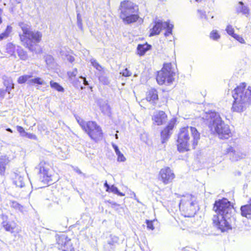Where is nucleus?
Masks as SVG:
<instances>
[{
    "label": "nucleus",
    "mask_w": 251,
    "mask_h": 251,
    "mask_svg": "<svg viewBox=\"0 0 251 251\" xmlns=\"http://www.w3.org/2000/svg\"><path fill=\"white\" fill-rule=\"evenodd\" d=\"M213 210L217 215L213 216V223L222 232L231 229V218L235 210L233 205L226 199L215 201Z\"/></svg>",
    "instance_id": "1"
},
{
    "label": "nucleus",
    "mask_w": 251,
    "mask_h": 251,
    "mask_svg": "<svg viewBox=\"0 0 251 251\" xmlns=\"http://www.w3.org/2000/svg\"><path fill=\"white\" fill-rule=\"evenodd\" d=\"M200 139V134L194 127L186 126L180 129L177 140V149L180 152L195 149Z\"/></svg>",
    "instance_id": "2"
},
{
    "label": "nucleus",
    "mask_w": 251,
    "mask_h": 251,
    "mask_svg": "<svg viewBox=\"0 0 251 251\" xmlns=\"http://www.w3.org/2000/svg\"><path fill=\"white\" fill-rule=\"evenodd\" d=\"M232 96L234 99L232 111L237 112H243L251 103V87L246 88V84L243 83L232 91Z\"/></svg>",
    "instance_id": "3"
},
{
    "label": "nucleus",
    "mask_w": 251,
    "mask_h": 251,
    "mask_svg": "<svg viewBox=\"0 0 251 251\" xmlns=\"http://www.w3.org/2000/svg\"><path fill=\"white\" fill-rule=\"evenodd\" d=\"M19 26L23 31V33L19 34L22 45L31 51H34L36 44L41 40L42 33L38 31L32 30L30 25L28 23L20 22Z\"/></svg>",
    "instance_id": "4"
},
{
    "label": "nucleus",
    "mask_w": 251,
    "mask_h": 251,
    "mask_svg": "<svg viewBox=\"0 0 251 251\" xmlns=\"http://www.w3.org/2000/svg\"><path fill=\"white\" fill-rule=\"evenodd\" d=\"M206 118L209 127L214 129L221 139H228L231 135L229 127L225 124L218 113L210 112L206 114Z\"/></svg>",
    "instance_id": "5"
},
{
    "label": "nucleus",
    "mask_w": 251,
    "mask_h": 251,
    "mask_svg": "<svg viewBox=\"0 0 251 251\" xmlns=\"http://www.w3.org/2000/svg\"><path fill=\"white\" fill-rule=\"evenodd\" d=\"M137 10V6L132 2L124 0L121 2L119 8L120 18L125 24L135 22L139 18L136 14Z\"/></svg>",
    "instance_id": "6"
},
{
    "label": "nucleus",
    "mask_w": 251,
    "mask_h": 251,
    "mask_svg": "<svg viewBox=\"0 0 251 251\" xmlns=\"http://www.w3.org/2000/svg\"><path fill=\"white\" fill-rule=\"evenodd\" d=\"M175 73L171 63H165L161 71L158 72L156 81L159 85H169L174 80Z\"/></svg>",
    "instance_id": "7"
},
{
    "label": "nucleus",
    "mask_w": 251,
    "mask_h": 251,
    "mask_svg": "<svg viewBox=\"0 0 251 251\" xmlns=\"http://www.w3.org/2000/svg\"><path fill=\"white\" fill-rule=\"evenodd\" d=\"M197 203L196 198L191 194L184 196L180 200L179 209L191 217L196 213Z\"/></svg>",
    "instance_id": "8"
},
{
    "label": "nucleus",
    "mask_w": 251,
    "mask_h": 251,
    "mask_svg": "<svg viewBox=\"0 0 251 251\" xmlns=\"http://www.w3.org/2000/svg\"><path fill=\"white\" fill-rule=\"evenodd\" d=\"M174 25L169 23V21L162 22L161 20H157L154 22V25L150 29V37L158 35L162 29H166L164 35L167 37L172 34Z\"/></svg>",
    "instance_id": "9"
},
{
    "label": "nucleus",
    "mask_w": 251,
    "mask_h": 251,
    "mask_svg": "<svg viewBox=\"0 0 251 251\" xmlns=\"http://www.w3.org/2000/svg\"><path fill=\"white\" fill-rule=\"evenodd\" d=\"M39 175V180L44 184L52 183L51 172L50 171L49 165L45 162H41L36 167Z\"/></svg>",
    "instance_id": "10"
},
{
    "label": "nucleus",
    "mask_w": 251,
    "mask_h": 251,
    "mask_svg": "<svg viewBox=\"0 0 251 251\" xmlns=\"http://www.w3.org/2000/svg\"><path fill=\"white\" fill-rule=\"evenodd\" d=\"M84 131L91 139L95 142H98L102 139L103 132L101 128L95 122L89 121L88 125Z\"/></svg>",
    "instance_id": "11"
},
{
    "label": "nucleus",
    "mask_w": 251,
    "mask_h": 251,
    "mask_svg": "<svg viewBox=\"0 0 251 251\" xmlns=\"http://www.w3.org/2000/svg\"><path fill=\"white\" fill-rule=\"evenodd\" d=\"M175 177L173 171L168 167L161 169L159 173V179L164 184L171 183Z\"/></svg>",
    "instance_id": "12"
},
{
    "label": "nucleus",
    "mask_w": 251,
    "mask_h": 251,
    "mask_svg": "<svg viewBox=\"0 0 251 251\" xmlns=\"http://www.w3.org/2000/svg\"><path fill=\"white\" fill-rule=\"evenodd\" d=\"M153 124L160 126L165 124L167 121V116L163 111H156L152 116Z\"/></svg>",
    "instance_id": "13"
},
{
    "label": "nucleus",
    "mask_w": 251,
    "mask_h": 251,
    "mask_svg": "<svg viewBox=\"0 0 251 251\" xmlns=\"http://www.w3.org/2000/svg\"><path fill=\"white\" fill-rule=\"evenodd\" d=\"M224 153L228 154L232 161H236L244 157L245 154L238 151H236L233 147L229 146L225 150Z\"/></svg>",
    "instance_id": "14"
},
{
    "label": "nucleus",
    "mask_w": 251,
    "mask_h": 251,
    "mask_svg": "<svg viewBox=\"0 0 251 251\" xmlns=\"http://www.w3.org/2000/svg\"><path fill=\"white\" fill-rule=\"evenodd\" d=\"M56 242L59 249H62L63 247L65 249L68 246H71L72 244L71 239L64 234L56 236Z\"/></svg>",
    "instance_id": "15"
},
{
    "label": "nucleus",
    "mask_w": 251,
    "mask_h": 251,
    "mask_svg": "<svg viewBox=\"0 0 251 251\" xmlns=\"http://www.w3.org/2000/svg\"><path fill=\"white\" fill-rule=\"evenodd\" d=\"M174 127L173 123H169L167 126L161 132L162 143H164L170 137L172 133V130Z\"/></svg>",
    "instance_id": "16"
},
{
    "label": "nucleus",
    "mask_w": 251,
    "mask_h": 251,
    "mask_svg": "<svg viewBox=\"0 0 251 251\" xmlns=\"http://www.w3.org/2000/svg\"><path fill=\"white\" fill-rule=\"evenodd\" d=\"M13 176V183L17 187L22 188L25 185V180L24 174L20 172L14 173Z\"/></svg>",
    "instance_id": "17"
},
{
    "label": "nucleus",
    "mask_w": 251,
    "mask_h": 251,
    "mask_svg": "<svg viewBox=\"0 0 251 251\" xmlns=\"http://www.w3.org/2000/svg\"><path fill=\"white\" fill-rule=\"evenodd\" d=\"M146 99L151 103L155 105L158 100L157 90L155 89L150 90L147 93Z\"/></svg>",
    "instance_id": "18"
},
{
    "label": "nucleus",
    "mask_w": 251,
    "mask_h": 251,
    "mask_svg": "<svg viewBox=\"0 0 251 251\" xmlns=\"http://www.w3.org/2000/svg\"><path fill=\"white\" fill-rule=\"evenodd\" d=\"M98 101L101 112L105 115L110 116L111 113V107L108 104L107 100H99Z\"/></svg>",
    "instance_id": "19"
},
{
    "label": "nucleus",
    "mask_w": 251,
    "mask_h": 251,
    "mask_svg": "<svg viewBox=\"0 0 251 251\" xmlns=\"http://www.w3.org/2000/svg\"><path fill=\"white\" fill-rule=\"evenodd\" d=\"M240 210L242 216L251 218V199L249 200L248 204L242 206Z\"/></svg>",
    "instance_id": "20"
},
{
    "label": "nucleus",
    "mask_w": 251,
    "mask_h": 251,
    "mask_svg": "<svg viewBox=\"0 0 251 251\" xmlns=\"http://www.w3.org/2000/svg\"><path fill=\"white\" fill-rule=\"evenodd\" d=\"M151 48V46L146 43L144 44H139L137 48L138 54L140 56H142Z\"/></svg>",
    "instance_id": "21"
},
{
    "label": "nucleus",
    "mask_w": 251,
    "mask_h": 251,
    "mask_svg": "<svg viewBox=\"0 0 251 251\" xmlns=\"http://www.w3.org/2000/svg\"><path fill=\"white\" fill-rule=\"evenodd\" d=\"M119 238L118 237L111 235L107 241V244L111 249L114 250L119 244Z\"/></svg>",
    "instance_id": "22"
},
{
    "label": "nucleus",
    "mask_w": 251,
    "mask_h": 251,
    "mask_svg": "<svg viewBox=\"0 0 251 251\" xmlns=\"http://www.w3.org/2000/svg\"><path fill=\"white\" fill-rule=\"evenodd\" d=\"M9 160L6 156L0 157V174L3 175L5 173L6 165L8 164Z\"/></svg>",
    "instance_id": "23"
},
{
    "label": "nucleus",
    "mask_w": 251,
    "mask_h": 251,
    "mask_svg": "<svg viewBox=\"0 0 251 251\" xmlns=\"http://www.w3.org/2000/svg\"><path fill=\"white\" fill-rule=\"evenodd\" d=\"M27 84L29 85H34L35 84L45 85H46V82L42 78L36 77L35 78L28 80L27 81Z\"/></svg>",
    "instance_id": "24"
},
{
    "label": "nucleus",
    "mask_w": 251,
    "mask_h": 251,
    "mask_svg": "<svg viewBox=\"0 0 251 251\" xmlns=\"http://www.w3.org/2000/svg\"><path fill=\"white\" fill-rule=\"evenodd\" d=\"M236 12L237 13H241L242 14H249V9L248 7L244 5L242 1L239 2V5L236 7Z\"/></svg>",
    "instance_id": "25"
},
{
    "label": "nucleus",
    "mask_w": 251,
    "mask_h": 251,
    "mask_svg": "<svg viewBox=\"0 0 251 251\" xmlns=\"http://www.w3.org/2000/svg\"><path fill=\"white\" fill-rule=\"evenodd\" d=\"M112 147L116 152V155L118 156V161L124 162L126 159L124 156L123 154L120 151L118 147L115 144H112Z\"/></svg>",
    "instance_id": "26"
},
{
    "label": "nucleus",
    "mask_w": 251,
    "mask_h": 251,
    "mask_svg": "<svg viewBox=\"0 0 251 251\" xmlns=\"http://www.w3.org/2000/svg\"><path fill=\"white\" fill-rule=\"evenodd\" d=\"M2 225L5 230L10 232L11 233L13 232V230L15 227V223L4 221L2 222Z\"/></svg>",
    "instance_id": "27"
},
{
    "label": "nucleus",
    "mask_w": 251,
    "mask_h": 251,
    "mask_svg": "<svg viewBox=\"0 0 251 251\" xmlns=\"http://www.w3.org/2000/svg\"><path fill=\"white\" fill-rule=\"evenodd\" d=\"M17 52L18 54V56H19L21 59L23 60H26L27 59L28 56L26 53V52L21 48L18 47V48L17 50Z\"/></svg>",
    "instance_id": "28"
},
{
    "label": "nucleus",
    "mask_w": 251,
    "mask_h": 251,
    "mask_svg": "<svg viewBox=\"0 0 251 251\" xmlns=\"http://www.w3.org/2000/svg\"><path fill=\"white\" fill-rule=\"evenodd\" d=\"M4 85L6 87V91L10 93V91L14 88V84L11 79H5L4 81Z\"/></svg>",
    "instance_id": "29"
},
{
    "label": "nucleus",
    "mask_w": 251,
    "mask_h": 251,
    "mask_svg": "<svg viewBox=\"0 0 251 251\" xmlns=\"http://www.w3.org/2000/svg\"><path fill=\"white\" fill-rule=\"evenodd\" d=\"M9 205L11 207L13 208L16 210L20 212L23 211V206L16 201H10L9 202Z\"/></svg>",
    "instance_id": "30"
},
{
    "label": "nucleus",
    "mask_w": 251,
    "mask_h": 251,
    "mask_svg": "<svg viewBox=\"0 0 251 251\" xmlns=\"http://www.w3.org/2000/svg\"><path fill=\"white\" fill-rule=\"evenodd\" d=\"M11 31L12 27L10 25H8L6 27L5 30L0 34V41H1L3 39L7 38Z\"/></svg>",
    "instance_id": "31"
},
{
    "label": "nucleus",
    "mask_w": 251,
    "mask_h": 251,
    "mask_svg": "<svg viewBox=\"0 0 251 251\" xmlns=\"http://www.w3.org/2000/svg\"><path fill=\"white\" fill-rule=\"evenodd\" d=\"M50 87L58 92H63L64 89L59 83L52 80L50 81Z\"/></svg>",
    "instance_id": "32"
},
{
    "label": "nucleus",
    "mask_w": 251,
    "mask_h": 251,
    "mask_svg": "<svg viewBox=\"0 0 251 251\" xmlns=\"http://www.w3.org/2000/svg\"><path fill=\"white\" fill-rule=\"evenodd\" d=\"M32 77V75H26L20 76L18 79V82L19 84H23L25 83L26 81H28V80L30 79V78Z\"/></svg>",
    "instance_id": "33"
},
{
    "label": "nucleus",
    "mask_w": 251,
    "mask_h": 251,
    "mask_svg": "<svg viewBox=\"0 0 251 251\" xmlns=\"http://www.w3.org/2000/svg\"><path fill=\"white\" fill-rule=\"evenodd\" d=\"M71 82L73 83V85L77 88H80L81 90H82L84 88V86L82 85V79L79 80L78 79L75 78Z\"/></svg>",
    "instance_id": "34"
},
{
    "label": "nucleus",
    "mask_w": 251,
    "mask_h": 251,
    "mask_svg": "<svg viewBox=\"0 0 251 251\" xmlns=\"http://www.w3.org/2000/svg\"><path fill=\"white\" fill-rule=\"evenodd\" d=\"M90 62L92 66L98 71H100L102 70V68L101 66L99 64L96 59L92 58L90 60Z\"/></svg>",
    "instance_id": "35"
},
{
    "label": "nucleus",
    "mask_w": 251,
    "mask_h": 251,
    "mask_svg": "<svg viewBox=\"0 0 251 251\" xmlns=\"http://www.w3.org/2000/svg\"><path fill=\"white\" fill-rule=\"evenodd\" d=\"M77 74V69H74L72 72H69L68 73V75L69 77L70 81H73L74 79L75 78V76Z\"/></svg>",
    "instance_id": "36"
},
{
    "label": "nucleus",
    "mask_w": 251,
    "mask_h": 251,
    "mask_svg": "<svg viewBox=\"0 0 251 251\" xmlns=\"http://www.w3.org/2000/svg\"><path fill=\"white\" fill-rule=\"evenodd\" d=\"M76 120L79 126L81 127L82 129L84 130L87 126L88 125V122H85L80 118H76Z\"/></svg>",
    "instance_id": "37"
},
{
    "label": "nucleus",
    "mask_w": 251,
    "mask_h": 251,
    "mask_svg": "<svg viewBox=\"0 0 251 251\" xmlns=\"http://www.w3.org/2000/svg\"><path fill=\"white\" fill-rule=\"evenodd\" d=\"M210 38L214 40H217L220 38V35L216 30H212L210 34Z\"/></svg>",
    "instance_id": "38"
},
{
    "label": "nucleus",
    "mask_w": 251,
    "mask_h": 251,
    "mask_svg": "<svg viewBox=\"0 0 251 251\" xmlns=\"http://www.w3.org/2000/svg\"><path fill=\"white\" fill-rule=\"evenodd\" d=\"M99 80L104 85H108L109 83V81L108 78L104 75H100L99 76Z\"/></svg>",
    "instance_id": "39"
},
{
    "label": "nucleus",
    "mask_w": 251,
    "mask_h": 251,
    "mask_svg": "<svg viewBox=\"0 0 251 251\" xmlns=\"http://www.w3.org/2000/svg\"><path fill=\"white\" fill-rule=\"evenodd\" d=\"M226 31L227 33L231 35L232 37H233L234 35L236 34L234 33V30L232 26L230 25H228L226 28Z\"/></svg>",
    "instance_id": "40"
},
{
    "label": "nucleus",
    "mask_w": 251,
    "mask_h": 251,
    "mask_svg": "<svg viewBox=\"0 0 251 251\" xmlns=\"http://www.w3.org/2000/svg\"><path fill=\"white\" fill-rule=\"evenodd\" d=\"M24 137L27 138L28 139H33V140H36L37 137L36 136L32 133H27L26 132V133L24 135Z\"/></svg>",
    "instance_id": "41"
},
{
    "label": "nucleus",
    "mask_w": 251,
    "mask_h": 251,
    "mask_svg": "<svg viewBox=\"0 0 251 251\" xmlns=\"http://www.w3.org/2000/svg\"><path fill=\"white\" fill-rule=\"evenodd\" d=\"M77 24L78 27L80 29H82V20L81 19V17L80 14H77Z\"/></svg>",
    "instance_id": "42"
},
{
    "label": "nucleus",
    "mask_w": 251,
    "mask_h": 251,
    "mask_svg": "<svg viewBox=\"0 0 251 251\" xmlns=\"http://www.w3.org/2000/svg\"><path fill=\"white\" fill-rule=\"evenodd\" d=\"M53 60V57L50 55H48L45 57V61L48 65L51 64Z\"/></svg>",
    "instance_id": "43"
},
{
    "label": "nucleus",
    "mask_w": 251,
    "mask_h": 251,
    "mask_svg": "<svg viewBox=\"0 0 251 251\" xmlns=\"http://www.w3.org/2000/svg\"><path fill=\"white\" fill-rule=\"evenodd\" d=\"M198 13H199L200 17L201 19H205V20H207V17L205 14V12L203 11L202 10H198Z\"/></svg>",
    "instance_id": "44"
},
{
    "label": "nucleus",
    "mask_w": 251,
    "mask_h": 251,
    "mask_svg": "<svg viewBox=\"0 0 251 251\" xmlns=\"http://www.w3.org/2000/svg\"><path fill=\"white\" fill-rule=\"evenodd\" d=\"M17 131L20 133L22 136H24V135L26 133L24 128L21 126H17Z\"/></svg>",
    "instance_id": "45"
},
{
    "label": "nucleus",
    "mask_w": 251,
    "mask_h": 251,
    "mask_svg": "<svg viewBox=\"0 0 251 251\" xmlns=\"http://www.w3.org/2000/svg\"><path fill=\"white\" fill-rule=\"evenodd\" d=\"M233 37L241 43H245L244 39L242 37L240 36L239 35H238L236 34L235 35H234V36Z\"/></svg>",
    "instance_id": "46"
},
{
    "label": "nucleus",
    "mask_w": 251,
    "mask_h": 251,
    "mask_svg": "<svg viewBox=\"0 0 251 251\" xmlns=\"http://www.w3.org/2000/svg\"><path fill=\"white\" fill-rule=\"evenodd\" d=\"M7 50L10 52H13L14 50V45L11 43H9L7 45Z\"/></svg>",
    "instance_id": "47"
},
{
    "label": "nucleus",
    "mask_w": 251,
    "mask_h": 251,
    "mask_svg": "<svg viewBox=\"0 0 251 251\" xmlns=\"http://www.w3.org/2000/svg\"><path fill=\"white\" fill-rule=\"evenodd\" d=\"M122 74L124 76H129L131 75V73L127 68L124 70Z\"/></svg>",
    "instance_id": "48"
},
{
    "label": "nucleus",
    "mask_w": 251,
    "mask_h": 251,
    "mask_svg": "<svg viewBox=\"0 0 251 251\" xmlns=\"http://www.w3.org/2000/svg\"><path fill=\"white\" fill-rule=\"evenodd\" d=\"M146 224L147 225V227L149 229L153 230L154 226L152 224V221L149 220H146Z\"/></svg>",
    "instance_id": "49"
},
{
    "label": "nucleus",
    "mask_w": 251,
    "mask_h": 251,
    "mask_svg": "<svg viewBox=\"0 0 251 251\" xmlns=\"http://www.w3.org/2000/svg\"><path fill=\"white\" fill-rule=\"evenodd\" d=\"M111 191L116 194H117L119 193V190L117 187H115L114 185H112L110 188Z\"/></svg>",
    "instance_id": "50"
},
{
    "label": "nucleus",
    "mask_w": 251,
    "mask_h": 251,
    "mask_svg": "<svg viewBox=\"0 0 251 251\" xmlns=\"http://www.w3.org/2000/svg\"><path fill=\"white\" fill-rule=\"evenodd\" d=\"M80 78L82 79V85L84 86H87L89 85V83L88 81L86 80V78L85 77H83L82 76H80Z\"/></svg>",
    "instance_id": "51"
},
{
    "label": "nucleus",
    "mask_w": 251,
    "mask_h": 251,
    "mask_svg": "<svg viewBox=\"0 0 251 251\" xmlns=\"http://www.w3.org/2000/svg\"><path fill=\"white\" fill-rule=\"evenodd\" d=\"M63 251H74V248L73 247V245H71V246H68V247L62 249Z\"/></svg>",
    "instance_id": "52"
},
{
    "label": "nucleus",
    "mask_w": 251,
    "mask_h": 251,
    "mask_svg": "<svg viewBox=\"0 0 251 251\" xmlns=\"http://www.w3.org/2000/svg\"><path fill=\"white\" fill-rule=\"evenodd\" d=\"M67 59L71 63H72L75 60L74 57L73 56H69L67 57Z\"/></svg>",
    "instance_id": "53"
},
{
    "label": "nucleus",
    "mask_w": 251,
    "mask_h": 251,
    "mask_svg": "<svg viewBox=\"0 0 251 251\" xmlns=\"http://www.w3.org/2000/svg\"><path fill=\"white\" fill-rule=\"evenodd\" d=\"M104 187L106 188V191H108L109 189L110 188V186L108 184L107 181H105V183H104Z\"/></svg>",
    "instance_id": "54"
},
{
    "label": "nucleus",
    "mask_w": 251,
    "mask_h": 251,
    "mask_svg": "<svg viewBox=\"0 0 251 251\" xmlns=\"http://www.w3.org/2000/svg\"><path fill=\"white\" fill-rule=\"evenodd\" d=\"M74 170L78 174H82V172L77 167L75 168L74 169Z\"/></svg>",
    "instance_id": "55"
},
{
    "label": "nucleus",
    "mask_w": 251,
    "mask_h": 251,
    "mask_svg": "<svg viewBox=\"0 0 251 251\" xmlns=\"http://www.w3.org/2000/svg\"><path fill=\"white\" fill-rule=\"evenodd\" d=\"M2 13V10L0 8V24L2 23L1 15Z\"/></svg>",
    "instance_id": "56"
},
{
    "label": "nucleus",
    "mask_w": 251,
    "mask_h": 251,
    "mask_svg": "<svg viewBox=\"0 0 251 251\" xmlns=\"http://www.w3.org/2000/svg\"><path fill=\"white\" fill-rule=\"evenodd\" d=\"M117 195H119V196H124V194H123L122 192H120L119 191V193H117Z\"/></svg>",
    "instance_id": "57"
},
{
    "label": "nucleus",
    "mask_w": 251,
    "mask_h": 251,
    "mask_svg": "<svg viewBox=\"0 0 251 251\" xmlns=\"http://www.w3.org/2000/svg\"><path fill=\"white\" fill-rule=\"evenodd\" d=\"M6 130L9 131V132H11V133H12V132H13L12 129L11 128H7Z\"/></svg>",
    "instance_id": "58"
},
{
    "label": "nucleus",
    "mask_w": 251,
    "mask_h": 251,
    "mask_svg": "<svg viewBox=\"0 0 251 251\" xmlns=\"http://www.w3.org/2000/svg\"><path fill=\"white\" fill-rule=\"evenodd\" d=\"M112 204L113 205H114V206H117V205H119L118 204H117L116 203H115V202H114V203H112Z\"/></svg>",
    "instance_id": "59"
},
{
    "label": "nucleus",
    "mask_w": 251,
    "mask_h": 251,
    "mask_svg": "<svg viewBox=\"0 0 251 251\" xmlns=\"http://www.w3.org/2000/svg\"><path fill=\"white\" fill-rule=\"evenodd\" d=\"M115 138H116V139H118V135H117V134H115Z\"/></svg>",
    "instance_id": "60"
},
{
    "label": "nucleus",
    "mask_w": 251,
    "mask_h": 251,
    "mask_svg": "<svg viewBox=\"0 0 251 251\" xmlns=\"http://www.w3.org/2000/svg\"><path fill=\"white\" fill-rule=\"evenodd\" d=\"M197 1H199L200 0H196Z\"/></svg>",
    "instance_id": "61"
}]
</instances>
